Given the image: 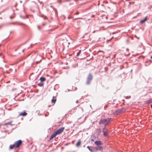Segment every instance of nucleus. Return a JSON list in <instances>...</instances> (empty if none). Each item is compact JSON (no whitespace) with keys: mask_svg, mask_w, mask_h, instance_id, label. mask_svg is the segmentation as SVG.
<instances>
[{"mask_svg":"<svg viewBox=\"0 0 152 152\" xmlns=\"http://www.w3.org/2000/svg\"><path fill=\"white\" fill-rule=\"evenodd\" d=\"M92 79V77L91 74H89L86 83L89 84Z\"/></svg>","mask_w":152,"mask_h":152,"instance_id":"5","label":"nucleus"},{"mask_svg":"<svg viewBox=\"0 0 152 152\" xmlns=\"http://www.w3.org/2000/svg\"><path fill=\"white\" fill-rule=\"evenodd\" d=\"M81 144V142L80 140H79L78 142L76 143V146L77 147H79V146H80V145Z\"/></svg>","mask_w":152,"mask_h":152,"instance_id":"13","label":"nucleus"},{"mask_svg":"<svg viewBox=\"0 0 152 152\" xmlns=\"http://www.w3.org/2000/svg\"><path fill=\"white\" fill-rule=\"evenodd\" d=\"M97 145H102V142L100 141H96L94 142Z\"/></svg>","mask_w":152,"mask_h":152,"instance_id":"10","label":"nucleus"},{"mask_svg":"<svg viewBox=\"0 0 152 152\" xmlns=\"http://www.w3.org/2000/svg\"><path fill=\"white\" fill-rule=\"evenodd\" d=\"M81 50H80L79 51V52L77 54V56H78L80 55V54L81 53Z\"/></svg>","mask_w":152,"mask_h":152,"instance_id":"18","label":"nucleus"},{"mask_svg":"<svg viewBox=\"0 0 152 152\" xmlns=\"http://www.w3.org/2000/svg\"><path fill=\"white\" fill-rule=\"evenodd\" d=\"M56 98L55 96L53 97V99L51 100V102L54 104L56 102Z\"/></svg>","mask_w":152,"mask_h":152,"instance_id":"8","label":"nucleus"},{"mask_svg":"<svg viewBox=\"0 0 152 152\" xmlns=\"http://www.w3.org/2000/svg\"><path fill=\"white\" fill-rule=\"evenodd\" d=\"M79 14V13L78 12H77L75 14H76V15H78Z\"/></svg>","mask_w":152,"mask_h":152,"instance_id":"20","label":"nucleus"},{"mask_svg":"<svg viewBox=\"0 0 152 152\" xmlns=\"http://www.w3.org/2000/svg\"><path fill=\"white\" fill-rule=\"evenodd\" d=\"M12 121H10V122H7V123H5V124H3V125L4 126H6V125H10L11 124V123H12Z\"/></svg>","mask_w":152,"mask_h":152,"instance_id":"12","label":"nucleus"},{"mask_svg":"<svg viewBox=\"0 0 152 152\" xmlns=\"http://www.w3.org/2000/svg\"><path fill=\"white\" fill-rule=\"evenodd\" d=\"M22 142V141L20 140H19L15 142L14 144L15 146V148H17L21 144Z\"/></svg>","mask_w":152,"mask_h":152,"instance_id":"4","label":"nucleus"},{"mask_svg":"<svg viewBox=\"0 0 152 152\" xmlns=\"http://www.w3.org/2000/svg\"><path fill=\"white\" fill-rule=\"evenodd\" d=\"M94 16H95V15H92V16L91 17H94Z\"/></svg>","mask_w":152,"mask_h":152,"instance_id":"21","label":"nucleus"},{"mask_svg":"<svg viewBox=\"0 0 152 152\" xmlns=\"http://www.w3.org/2000/svg\"><path fill=\"white\" fill-rule=\"evenodd\" d=\"M40 80L41 82H44L46 80V79L44 77H41L40 78Z\"/></svg>","mask_w":152,"mask_h":152,"instance_id":"15","label":"nucleus"},{"mask_svg":"<svg viewBox=\"0 0 152 152\" xmlns=\"http://www.w3.org/2000/svg\"><path fill=\"white\" fill-rule=\"evenodd\" d=\"M94 151H95V152L98 150V147H94Z\"/></svg>","mask_w":152,"mask_h":152,"instance_id":"17","label":"nucleus"},{"mask_svg":"<svg viewBox=\"0 0 152 152\" xmlns=\"http://www.w3.org/2000/svg\"><path fill=\"white\" fill-rule=\"evenodd\" d=\"M27 114V113L25 112H22L20 113L19 115V116H26Z\"/></svg>","mask_w":152,"mask_h":152,"instance_id":"7","label":"nucleus"},{"mask_svg":"<svg viewBox=\"0 0 152 152\" xmlns=\"http://www.w3.org/2000/svg\"><path fill=\"white\" fill-rule=\"evenodd\" d=\"M33 57L36 61V62L37 63H39V62L42 60L41 56L39 55L37 53H35L33 56Z\"/></svg>","mask_w":152,"mask_h":152,"instance_id":"3","label":"nucleus"},{"mask_svg":"<svg viewBox=\"0 0 152 152\" xmlns=\"http://www.w3.org/2000/svg\"><path fill=\"white\" fill-rule=\"evenodd\" d=\"M87 148L90 151H91V152H95V151H94V147H90L89 146H88L87 147Z\"/></svg>","mask_w":152,"mask_h":152,"instance_id":"9","label":"nucleus"},{"mask_svg":"<svg viewBox=\"0 0 152 152\" xmlns=\"http://www.w3.org/2000/svg\"><path fill=\"white\" fill-rule=\"evenodd\" d=\"M64 129V127H61L57 130L52 135H51L50 139V140H53V138L55 137L57 135L61 133L63 131Z\"/></svg>","mask_w":152,"mask_h":152,"instance_id":"1","label":"nucleus"},{"mask_svg":"<svg viewBox=\"0 0 152 152\" xmlns=\"http://www.w3.org/2000/svg\"><path fill=\"white\" fill-rule=\"evenodd\" d=\"M14 148H15V146L14 145V144H13L12 145H10L9 147V148L10 149H12Z\"/></svg>","mask_w":152,"mask_h":152,"instance_id":"16","label":"nucleus"},{"mask_svg":"<svg viewBox=\"0 0 152 152\" xmlns=\"http://www.w3.org/2000/svg\"><path fill=\"white\" fill-rule=\"evenodd\" d=\"M102 132L104 133V135L105 137H107L108 136L107 130L106 129L105 127L102 129Z\"/></svg>","mask_w":152,"mask_h":152,"instance_id":"6","label":"nucleus"},{"mask_svg":"<svg viewBox=\"0 0 152 152\" xmlns=\"http://www.w3.org/2000/svg\"><path fill=\"white\" fill-rule=\"evenodd\" d=\"M147 20V17H146L144 19L140 21V23L141 24H143L145 23Z\"/></svg>","mask_w":152,"mask_h":152,"instance_id":"11","label":"nucleus"},{"mask_svg":"<svg viewBox=\"0 0 152 152\" xmlns=\"http://www.w3.org/2000/svg\"><path fill=\"white\" fill-rule=\"evenodd\" d=\"M111 119L110 118H108L107 119H104L101 120L99 122V124H103L105 125H107L110 121Z\"/></svg>","mask_w":152,"mask_h":152,"instance_id":"2","label":"nucleus"},{"mask_svg":"<svg viewBox=\"0 0 152 152\" xmlns=\"http://www.w3.org/2000/svg\"><path fill=\"white\" fill-rule=\"evenodd\" d=\"M98 150L100 151H102L103 148L102 146H98Z\"/></svg>","mask_w":152,"mask_h":152,"instance_id":"14","label":"nucleus"},{"mask_svg":"<svg viewBox=\"0 0 152 152\" xmlns=\"http://www.w3.org/2000/svg\"><path fill=\"white\" fill-rule=\"evenodd\" d=\"M91 140V141H94V140L93 139H92V140Z\"/></svg>","mask_w":152,"mask_h":152,"instance_id":"22","label":"nucleus"},{"mask_svg":"<svg viewBox=\"0 0 152 152\" xmlns=\"http://www.w3.org/2000/svg\"><path fill=\"white\" fill-rule=\"evenodd\" d=\"M151 58L152 59V56L151 57Z\"/></svg>","mask_w":152,"mask_h":152,"instance_id":"23","label":"nucleus"},{"mask_svg":"<svg viewBox=\"0 0 152 152\" xmlns=\"http://www.w3.org/2000/svg\"><path fill=\"white\" fill-rule=\"evenodd\" d=\"M152 103V99L147 102V103Z\"/></svg>","mask_w":152,"mask_h":152,"instance_id":"19","label":"nucleus"}]
</instances>
